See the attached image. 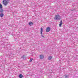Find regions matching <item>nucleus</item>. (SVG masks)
Instances as JSON below:
<instances>
[{
    "label": "nucleus",
    "mask_w": 78,
    "mask_h": 78,
    "mask_svg": "<svg viewBox=\"0 0 78 78\" xmlns=\"http://www.w3.org/2000/svg\"><path fill=\"white\" fill-rule=\"evenodd\" d=\"M61 19V16L59 15H56L54 18L55 20H60Z\"/></svg>",
    "instance_id": "1"
},
{
    "label": "nucleus",
    "mask_w": 78,
    "mask_h": 78,
    "mask_svg": "<svg viewBox=\"0 0 78 78\" xmlns=\"http://www.w3.org/2000/svg\"><path fill=\"white\" fill-rule=\"evenodd\" d=\"M2 3L4 5L6 6L9 3V0H3L2 1Z\"/></svg>",
    "instance_id": "2"
},
{
    "label": "nucleus",
    "mask_w": 78,
    "mask_h": 78,
    "mask_svg": "<svg viewBox=\"0 0 78 78\" xmlns=\"http://www.w3.org/2000/svg\"><path fill=\"white\" fill-rule=\"evenodd\" d=\"M50 31V27H48L46 28V31L47 33H48Z\"/></svg>",
    "instance_id": "3"
},
{
    "label": "nucleus",
    "mask_w": 78,
    "mask_h": 78,
    "mask_svg": "<svg viewBox=\"0 0 78 78\" xmlns=\"http://www.w3.org/2000/svg\"><path fill=\"white\" fill-rule=\"evenodd\" d=\"M41 36H42L43 37H44L42 35V32L43 31V29H42V28H41Z\"/></svg>",
    "instance_id": "4"
},
{
    "label": "nucleus",
    "mask_w": 78,
    "mask_h": 78,
    "mask_svg": "<svg viewBox=\"0 0 78 78\" xmlns=\"http://www.w3.org/2000/svg\"><path fill=\"white\" fill-rule=\"evenodd\" d=\"M44 58V56L43 55H40V58L41 59H42Z\"/></svg>",
    "instance_id": "5"
},
{
    "label": "nucleus",
    "mask_w": 78,
    "mask_h": 78,
    "mask_svg": "<svg viewBox=\"0 0 78 78\" xmlns=\"http://www.w3.org/2000/svg\"><path fill=\"white\" fill-rule=\"evenodd\" d=\"M29 25H30V26H31L33 25V23L32 22H30L29 23Z\"/></svg>",
    "instance_id": "6"
},
{
    "label": "nucleus",
    "mask_w": 78,
    "mask_h": 78,
    "mask_svg": "<svg viewBox=\"0 0 78 78\" xmlns=\"http://www.w3.org/2000/svg\"><path fill=\"white\" fill-rule=\"evenodd\" d=\"M62 20H61L60 21V23L59 24V26L60 27L61 26V25H62Z\"/></svg>",
    "instance_id": "7"
},
{
    "label": "nucleus",
    "mask_w": 78,
    "mask_h": 78,
    "mask_svg": "<svg viewBox=\"0 0 78 78\" xmlns=\"http://www.w3.org/2000/svg\"><path fill=\"white\" fill-rule=\"evenodd\" d=\"M0 12H3V10L2 8H0Z\"/></svg>",
    "instance_id": "8"
},
{
    "label": "nucleus",
    "mask_w": 78,
    "mask_h": 78,
    "mask_svg": "<svg viewBox=\"0 0 78 78\" xmlns=\"http://www.w3.org/2000/svg\"><path fill=\"white\" fill-rule=\"evenodd\" d=\"M19 77L20 78H22V77H23V75L22 74H20L19 75Z\"/></svg>",
    "instance_id": "9"
},
{
    "label": "nucleus",
    "mask_w": 78,
    "mask_h": 78,
    "mask_svg": "<svg viewBox=\"0 0 78 78\" xmlns=\"http://www.w3.org/2000/svg\"><path fill=\"white\" fill-rule=\"evenodd\" d=\"M52 59V57L49 56L48 57V60H50Z\"/></svg>",
    "instance_id": "10"
},
{
    "label": "nucleus",
    "mask_w": 78,
    "mask_h": 78,
    "mask_svg": "<svg viewBox=\"0 0 78 78\" xmlns=\"http://www.w3.org/2000/svg\"><path fill=\"white\" fill-rule=\"evenodd\" d=\"M0 16L2 17L4 16V15L3 13H1L0 14Z\"/></svg>",
    "instance_id": "11"
},
{
    "label": "nucleus",
    "mask_w": 78,
    "mask_h": 78,
    "mask_svg": "<svg viewBox=\"0 0 78 78\" xmlns=\"http://www.w3.org/2000/svg\"><path fill=\"white\" fill-rule=\"evenodd\" d=\"M3 7V6H2V4H0V8H2Z\"/></svg>",
    "instance_id": "12"
},
{
    "label": "nucleus",
    "mask_w": 78,
    "mask_h": 78,
    "mask_svg": "<svg viewBox=\"0 0 78 78\" xmlns=\"http://www.w3.org/2000/svg\"><path fill=\"white\" fill-rule=\"evenodd\" d=\"M33 58H31V59H30V62H31V61H32V60H33Z\"/></svg>",
    "instance_id": "13"
},
{
    "label": "nucleus",
    "mask_w": 78,
    "mask_h": 78,
    "mask_svg": "<svg viewBox=\"0 0 78 78\" xmlns=\"http://www.w3.org/2000/svg\"><path fill=\"white\" fill-rule=\"evenodd\" d=\"M23 58H24V57H25V55H23Z\"/></svg>",
    "instance_id": "14"
},
{
    "label": "nucleus",
    "mask_w": 78,
    "mask_h": 78,
    "mask_svg": "<svg viewBox=\"0 0 78 78\" xmlns=\"http://www.w3.org/2000/svg\"><path fill=\"white\" fill-rule=\"evenodd\" d=\"M66 78H67V76H66Z\"/></svg>",
    "instance_id": "15"
}]
</instances>
